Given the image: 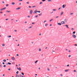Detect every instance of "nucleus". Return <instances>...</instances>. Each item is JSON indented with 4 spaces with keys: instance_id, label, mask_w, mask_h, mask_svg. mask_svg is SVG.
<instances>
[{
    "instance_id": "obj_59",
    "label": "nucleus",
    "mask_w": 77,
    "mask_h": 77,
    "mask_svg": "<svg viewBox=\"0 0 77 77\" xmlns=\"http://www.w3.org/2000/svg\"><path fill=\"white\" fill-rule=\"evenodd\" d=\"M19 77H21V76H20V75H19Z\"/></svg>"
},
{
    "instance_id": "obj_16",
    "label": "nucleus",
    "mask_w": 77,
    "mask_h": 77,
    "mask_svg": "<svg viewBox=\"0 0 77 77\" xmlns=\"http://www.w3.org/2000/svg\"><path fill=\"white\" fill-rule=\"evenodd\" d=\"M5 44H2V47H4L5 46Z\"/></svg>"
},
{
    "instance_id": "obj_28",
    "label": "nucleus",
    "mask_w": 77,
    "mask_h": 77,
    "mask_svg": "<svg viewBox=\"0 0 77 77\" xmlns=\"http://www.w3.org/2000/svg\"><path fill=\"white\" fill-rule=\"evenodd\" d=\"M75 32L74 31L73 32V34H75Z\"/></svg>"
},
{
    "instance_id": "obj_8",
    "label": "nucleus",
    "mask_w": 77,
    "mask_h": 77,
    "mask_svg": "<svg viewBox=\"0 0 77 77\" xmlns=\"http://www.w3.org/2000/svg\"><path fill=\"white\" fill-rule=\"evenodd\" d=\"M65 26L67 27V29H69V27H68V25H66Z\"/></svg>"
},
{
    "instance_id": "obj_11",
    "label": "nucleus",
    "mask_w": 77,
    "mask_h": 77,
    "mask_svg": "<svg viewBox=\"0 0 77 77\" xmlns=\"http://www.w3.org/2000/svg\"><path fill=\"white\" fill-rule=\"evenodd\" d=\"M57 24L58 25H59V26H61V23H58Z\"/></svg>"
},
{
    "instance_id": "obj_30",
    "label": "nucleus",
    "mask_w": 77,
    "mask_h": 77,
    "mask_svg": "<svg viewBox=\"0 0 77 77\" xmlns=\"http://www.w3.org/2000/svg\"><path fill=\"white\" fill-rule=\"evenodd\" d=\"M35 7H36V6L35 5L32 6V8H35Z\"/></svg>"
},
{
    "instance_id": "obj_35",
    "label": "nucleus",
    "mask_w": 77,
    "mask_h": 77,
    "mask_svg": "<svg viewBox=\"0 0 77 77\" xmlns=\"http://www.w3.org/2000/svg\"><path fill=\"white\" fill-rule=\"evenodd\" d=\"M19 70H20V71H21V68L19 67Z\"/></svg>"
},
{
    "instance_id": "obj_32",
    "label": "nucleus",
    "mask_w": 77,
    "mask_h": 77,
    "mask_svg": "<svg viewBox=\"0 0 77 77\" xmlns=\"http://www.w3.org/2000/svg\"><path fill=\"white\" fill-rule=\"evenodd\" d=\"M40 5L41 4H42V2H41L40 3Z\"/></svg>"
},
{
    "instance_id": "obj_17",
    "label": "nucleus",
    "mask_w": 77,
    "mask_h": 77,
    "mask_svg": "<svg viewBox=\"0 0 77 77\" xmlns=\"http://www.w3.org/2000/svg\"><path fill=\"white\" fill-rule=\"evenodd\" d=\"M3 62H6V60H4Z\"/></svg>"
},
{
    "instance_id": "obj_10",
    "label": "nucleus",
    "mask_w": 77,
    "mask_h": 77,
    "mask_svg": "<svg viewBox=\"0 0 77 77\" xmlns=\"http://www.w3.org/2000/svg\"><path fill=\"white\" fill-rule=\"evenodd\" d=\"M69 69H66V70H65V72H67L68 71H69Z\"/></svg>"
},
{
    "instance_id": "obj_25",
    "label": "nucleus",
    "mask_w": 77,
    "mask_h": 77,
    "mask_svg": "<svg viewBox=\"0 0 77 77\" xmlns=\"http://www.w3.org/2000/svg\"><path fill=\"white\" fill-rule=\"evenodd\" d=\"M16 77H18V75L16 74Z\"/></svg>"
},
{
    "instance_id": "obj_13",
    "label": "nucleus",
    "mask_w": 77,
    "mask_h": 77,
    "mask_svg": "<svg viewBox=\"0 0 77 77\" xmlns=\"http://www.w3.org/2000/svg\"><path fill=\"white\" fill-rule=\"evenodd\" d=\"M8 38H11V35H8L7 36Z\"/></svg>"
},
{
    "instance_id": "obj_12",
    "label": "nucleus",
    "mask_w": 77,
    "mask_h": 77,
    "mask_svg": "<svg viewBox=\"0 0 77 77\" xmlns=\"http://www.w3.org/2000/svg\"><path fill=\"white\" fill-rule=\"evenodd\" d=\"M64 21H65V22H67V19H65L64 20Z\"/></svg>"
},
{
    "instance_id": "obj_18",
    "label": "nucleus",
    "mask_w": 77,
    "mask_h": 77,
    "mask_svg": "<svg viewBox=\"0 0 77 77\" xmlns=\"http://www.w3.org/2000/svg\"><path fill=\"white\" fill-rule=\"evenodd\" d=\"M8 64L9 65H11V63H8Z\"/></svg>"
},
{
    "instance_id": "obj_33",
    "label": "nucleus",
    "mask_w": 77,
    "mask_h": 77,
    "mask_svg": "<svg viewBox=\"0 0 77 77\" xmlns=\"http://www.w3.org/2000/svg\"><path fill=\"white\" fill-rule=\"evenodd\" d=\"M47 70H48V71H50V69H49V68H47Z\"/></svg>"
},
{
    "instance_id": "obj_7",
    "label": "nucleus",
    "mask_w": 77,
    "mask_h": 77,
    "mask_svg": "<svg viewBox=\"0 0 77 77\" xmlns=\"http://www.w3.org/2000/svg\"><path fill=\"white\" fill-rule=\"evenodd\" d=\"M21 9V8L20 7H18L17 8H16L17 10H18L19 9Z\"/></svg>"
},
{
    "instance_id": "obj_55",
    "label": "nucleus",
    "mask_w": 77,
    "mask_h": 77,
    "mask_svg": "<svg viewBox=\"0 0 77 77\" xmlns=\"http://www.w3.org/2000/svg\"><path fill=\"white\" fill-rule=\"evenodd\" d=\"M19 5H21V3H20L19 4Z\"/></svg>"
},
{
    "instance_id": "obj_1",
    "label": "nucleus",
    "mask_w": 77,
    "mask_h": 77,
    "mask_svg": "<svg viewBox=\"0 0 77 77\" xmlns=\"http://www.w3.org/2000/svg\"><path fill=\"white\" fill-rule=\"evenodd\" d=\"M29 12L30 15L32 14V13H33V10H30Z\"/></svg>"
},
{
    "instance_id": "obj_24",
    "label": "nucleus",
    "mask_w": 77,
    "mask_h": 77,
    "mask_svg": "<svg viewBox=\"0 0 77 77\" xmlns=\"http://www.w3.org/2000/svg\"><path fill=\"white\" fill-rule=\"evenodd\" d=\"M71 57V55H69L68 56V57Z\"/></svg>"
},
{
    "instance_id": "obj_53",
    "label": "nucleus",
    "mask_w": 77,
    "mask_h": 77,
    "mask_svg": "<svg viewBox=\"0 0 77 77\" xmlns=\"http://www.w3.org/2000/svg\"><path fill=\"white\" fill-rule=\"evenodd\" d=\"M29 8H31V6H29Z\"/></svg>"
},
{
    "instance_id": "obj_47",
    "label": "nucleus",
    "mask_w": 77,
    "mask_h": 77,
    "mask_svg": "<svg viewBox=\"0 0 77 77\" xmlns=\"http://www.w3.org/2000/svg\"><path fill=\"white\" fill-rule=\"evenodd\" d=\"M3 67H6V65H4L3 66Z\"/></svg>"
},
{
    "instance_id": "obj_49",
    "label": "nucleus",
    "mask_w": 77,
    "mask_h": 77,
    "mask_svg": "<svg viewBox=\"0 0 77 77\" xmlns=\"http://www.w3.org/2000/svg\"><path fill=\"white\" fill-rule=\"evenodd\" d=\"M2 10H3V9H1L0 11H2Z\"/></svg>"
},
{
    "instance_id": "obj_3",
    "label": "nucleus",
    "mask_w": 77,
    "mask_h": 77,
    "mask_svg": "<svg viewBox=\"0 0 77 77\" xmlns=\"http://www.w3.org/2000/svg\"><path fill=\"white\" fill-rule=\"evenodd\" d=\"M11 59L12 60H15V58L14 57H11Z\"/></svg>"
},
{
    "instance_id": "obj_41",
    "label": "nucleus",
    "mask_w": 77,
    "mask_h": 77,
    "mask_svg": "<svg viewBox=\"0 0 77 77\" xmlns=\"http://www.w3.org/2000/svg\"><path fill=\"white\" fill-rule=\"evenodd\" d=\"M29 29H31V28H32V26H30L29 27Z\"/></svg>"
},
{
    "instance_id": "obj_29",
    "label": "nucleus",
    "mask_w": 77,
    "mask_h": 77,
    "mask_svg": "<svg viewBox=\"0 0 77 77\" xmlns=\"http://www.w3.org/2000/svg\"><path fill=\"white\" fill-rule=\"evenodd\" d=\"M53 19H52L51 20H49V21L51 22V21H53Z\"/></svg>"
},
{
    "instance_id": "obj_31",
    "label": "nucleus",
    "mask_w": 77,
    "mask_h": 77,
    "mask_svg": "<svg viewBox=\"0 0 77 77\" xmlns=\"http://www.w3.org/2000/svg\"><path fill=\"white\" fill-rule=\"evenodd\" d=\"M39 51H41V49H39Z\"/></svg>"
},
{
    "instance_id": "obj_44",
    "label": "nucleus",
    "mask_w": 77,
    "mask_h": 77,
    "mask_svg": "<svg viewBox=\"0 0 77 77\" xmlns=\"http://www.w3.org/2000/svg\"><path fill=\"white\" fill-rule=\"evenodd\" d=\"M72 14H73V13H70V15H72Z\"/></svg>"
},
{
    "instance_id": "obj_38",
    "label": "nucleus",
    "mask_w": 77,
    "mask_h": 77,
    "mask_svg": "<svg viewBox=\"0 0 77 77\" xmlns=\"http://www.w3.org/2000/svg\"><path fill=\"white\" fill-rule=\"evenodd\" d=\"M38 13H40V12H41V11H38Z\"/></svg>"
},
{
    "instance_id": "obj_5",
    "label": "nucleus",
    "mask_w": 77,
    "mask_h": 77,
    "mask_svg": "<svg viewBox=\"0 0 77 77\" xmlns=\"http://www.w3.org/2000/svg\"><path fill=\"white\" fill-rule=\"evenodd\" d=\"M65 6H66V5H63V8H65Z\"/></svg>"
},
{
    "instance_id": "obj_4",
    "label": "nucleus",
    "mask_w": 77,
    "mask_h": 77,
    "mask_svg": "<svg viewBox=\"0 0 77 77\" xmlns=\"http://www.w3.org/2000/svg\"><path fill=\"white\" fill-rule=\"evenodd\" d=\"M72 36L74 38H76V35H74V34H73L72 35Z\"/></svg>"
},
{
    "instance_id": "obj_37",
    "label": "nucleus",
    "mask_w": 77,
    "mask_h": 77,
    "mask_svg": "<svg viewBox=\"0 0 77 77\" xmlns=\"http://www.w3.org/2000/svg\"><path fill=\"white\" fill-rule=\"evenodd\" d=\"M37 17H38V15H36V16H35V17L36 18H37Z\"/></svg>"
},
{
    "instance_id": "obj_62",
    "label": "nucleus",
    "mask_w": 77,
    "mask_h": 77,
    "mask_svg": "<svg viewBox=\"0 0 77 77\" xmlns=\"http://www.w3.org/2000/svg\"><path fill=\"white\" fill-rule=\"evenodd\" d=\"M60 75H61V76H63V75H62V74H60Z\"/></svg>"
},
{
    "instance_id": "obj_9",
    "label": "nucleus",
    "mask_w": 77,
    "mask_h": 77,
    "mask_svg": "<svg viewBox=\"0 0 77 77\" xmlns=\"http://www.w3.org/2000/svg\"><path fill=\"white\" fill-rule=\"evenodd\" d=\"M15 2H13L12 3V5H15Z\"/></svg>"
},
{
    "instance_id": "obj_19",
    "label": "nucleus",
    "mask_w": 77,
    "mask_h": 77,
    "mask_svg": "<svg viewBox=\"0 0 77 77\" xmlns=\"http://www.w3.org/2000/svg\"><path fill=\"white\" fill-rule=\"evenodd\" d=\"M38 60H36V61L35 62V63H37V62H38Z\"/></svg>"
},
{
    "instance_id": "obj_51",
    "label": "nucleus",
    "mask_w": 77,
    "mask_h": 77,
    "mask_svg": "<svg viewBox=\"0 0 77 77\" xmlns=\"http://www.w3.org/2000/svg\"><path fill=\"white\" fill-rule=\"evenodd\" d=\"M56 18H59V16H56Z\"/></svg>"
},
{
    "instance_id": "obj_27",
    "label": "nucleus",
    "mask_w": 77,
    "mask_h": 77,
    "mask_svg": "<svg viewBox=\"0 0 77 77\" xmlns=\"http://www.w3.org/2000/svg\"><path fill=\"white\" fill-rule=\"evenodd\" d=\"M9 6V5L8 4H6V7H8Z\"/></svg>"
},
{
    "instance_id": "obj_26",
    "label": "nucleus",
    "mask_w": 77,
    "mask_h": 77,
    "mask_svg": "<svg viewBox=\"0 0 77 77\" xmlns=\"http://www.w3.org/2000/svg\"><path fill=\"white\" fill-rule=\"evenodd\" d=\"M48 2H51V0H48Z\"/></svg>"
},
{
    "instance_id": "obj_56",
    "label": "nucleus",
    "mask_w": 77,
    "mask_h": 77,
    "mask_svg": "<svg viewBox=\"0 0 77 77\" xmlns=\"http://www.w3.org/2000/svg\"><path fill=\"white\" fill-rule=\"evenodd\" d=\"M72 30H74V28H72Z\"/></svg>"
},
{
    "instance_id": "obj_22",
    "label": "nucleus",
    "mask_w": 77,
    "mask_h": 77,
    "mask_svg": "<svg viewBox=\"0 0 77 77\" xmlns=\"http://www.w3.org/2000/svg\"><path fill=\"white\" fill-rule=\"evenodd\" d=\"M48 25V24L46 23L45 25V26H47V25Z\"/></svg>"
},
{
    "instance_id": "obj_42",
    "label": "nucleus",
    "mask_w": 77,
    "mask_h": 77,
    "mask_svg": "<svg viewBox=\"0 0 77 77\" xmlns=\"http://www.w3.org/2000/svg\"><path fill=\"white\" fill-rule=\"evenodd\" d=\"M47 22V21H46V20H45L44 21V23H45V22Z\"/></svg>"
},
{
    "instance_id": "obj_39",
    "label": "nucleus",
    "mask_w": 77,
    "mask_h": 77,
    "mask_svg": "<svg viewBox=\"0 0 77 77\" xmlns=\"http://www.w3.org/2000/svg\"><path fill=\"white\" fill-rule=\"evenodd\" d=\"M7 12H10V11H7Z\"/></svg>"
},
{
    "instance_id": "obj_14",
    "label": "nucleus",
    "mask_w": 77,
    "mask_h": 77,
    "mask_svg": "<svg viewBox=\"0 0 77 77\" xmlns=\"http://www.w3.org/2000/svg\"><path fill=\"white\" fill-rule=\"evenodd\" d=\"M53 11H56V9H53Z\"/></svg>"
},
{
    "instance_id": "obj_21",
    "label": "nucleus",
    "mask_w": 77,
    "mask_h": 77,
    "mask_svg": "<svg viewBox=\"0 0 77 77\" xmlns=\"http://www.w3.org/2000/svg\"><path fill=\"white\" fill-rule=\"evenodd\" d=\"M18 72H19V71H17V72H16V74H18Z\"/></svg>"
},
{
    "instance_id": "obj_45",
    "label": "nucleus",
    "mask_w": 77,
    "mask_h": 77,
    "mask_svg": "<svg viewBox=\"0 0 77 77\" xmlns=\"http://www.w3.org/2000/svg\"><path fill=\"white\" fill-rule=\"evenodd\" d=\"M26 3H27V4H29V2H26Z\"/></svg>"
},
{
    "instance_id": "obj_61",
    "label": "nucleus",
    "mask_w": 77,
    "mask_h": 77,
    "mask_svg": "<svg viewBox=\"0 0 77 77\" xmlns=\"http://www.w3.org/2000/svg\"><path fill=\"white\" fill-rule=\"evenodd\" d=\"M75 46H77V44H75Z\"/></svg>"
},
{
    "instance_id": "obj_57",
    "label": "nucleus",
    "mask_w": 77,
    "mask_h": 77,
    "mask_svg": "<svg viewBox=\"0 0 77 77\" xmlns=\"http://www.w3.org/2000/svg\"><path fill=\"white\" fill-rule=\"evenodd\" d=\"M8 70H9V71H10V70H11V69H8Z\"/></svg>"
},
{
    "instance_id": "obj_34",
    "label": "nucleus",
    "mask_w": 77,
    "mask_h": 77,
    "mask_svg": "<svg viewBox=\"0 0 77 77\" xmlns=\"http://www.w3.org/2000/svg\"><path fill=\"white\" fill-rule=\"evenodd\" d=\"M21 74L22 75H24V73H23V72H21Z\"/></svg>"
},
{
    "instance_id": "obj_52",
    "label": "nucleus",
    "mask_w": 77,
    "mask_h": 77,
    "mask_svg": "<svg viewBox=\"0 0 77 77\" xmlns=\"http://www.w3.org/2000/svg\"><path fill=\"white\" fill-rule=\"evenodd\" d=\"M2 64H3V65H5V63L3 62V63H2Z\"/></svg>"
},
{
    "instance_id": "obj_54",
    "label": "nucleus",
    "mask_w": 77,
    "mask_h": 77,
    "mask_svg": "<svg viewBox=\"0 0 77 77\" xmlns=\"http://www.w3.org/2000/svg\"><path fill=\"white\" fill-rule=\"evenodd\" d=\"M61 9V8H60L58 10H60V9Z\"/></svg>"
},
{
    "instance_id": "obj_58",
    "label": "nucleus",
    "mask_w": 77,
    "mask_h": 77,
    "mask_svg": "<svg viewBox=\"0 0 77 77\" xmlns=\"http://www.w3.org/2000/svg\"><path fill=\"white\" fill-rule=\"evenodd\" d=\"M22 77H25L24 76H22Z\"/></svg>"
},
{
    "instance_id": "obj_50",
    "label": "nucleus",
    "mask_w": 77,
    "mask_h": 77,
    "mask_svg": "<svg viewBox=\"0 0 77 77\" xmlns=\"http://www.w3.org/2000/svg\"><path fill=\"white\" fill-rule=\"evenodd\" d=\"M45 0H42V2H45Z\"/></svg>"
},
{
    "instance_id": "obj_23",
    "label": "nucleus",
    "mask_w": 77,
    "mask_h": 77,
    "mask_svg": "<svg viewBox=\"0 0 77 77\" xmlns=\"http://www.w3.org/2000/svg\"><path fill=\"white\" fill-rule=\"evenodd\" d=\"M38 15H39V16H41V15H42V14L41 13L40 14H38Z\"/></svg>"
},
{
    "instance_id": "obj_15",
    "label": "nucleus",
    "mask_w": 77,
    "mask_h": 77,
    "mask_svg": "<svg viewBox=\"0 0 77 77\" xmlns=\"http://www.w3.org/2000/svg\"><path fill=\"white\" fill-rule=\"evenodd\" d=\"M6 9V7H5L4 8H3L2 9H3V10H5V9Z\"/></svg>"
},
{
    "instance_id": "obj_40",
    "label": "nucleus",
    "mask_w": 77,
    "mask_h": 77,
    "mask_svg": "<svg viewBox=\"0 0 77 77\" xmlns=\"http://www.w3.org/2000/svg\"><path fill=\"white\" fill-rule=\"evenodd\" d=\"M27 17H28V18H30V16H27Z\"/></svg>"
},
{
    "instance_id": "obj_36",
    "label": "nucleus",
    "mask_w": 77,
    "mask_h": 77,
    "mask_svg": "<svg viewBox=\"0 0 77 77\" xmlns=\"http://www.w3.org/2000/svg\"><path fill=\"white\" fill-rule=\"evenodd\" d=\"M16 56H19V54H17Z\"/></svg>"
},
{
    "instance_id": "obj_43",
    "label": "nucleus",
    "mask_w": 77,
    "mask_h": 77,
    "mask_svg": "<svg viewBox=\"0 0 77 77\" xmlns=\"http://www.w3.org/2000/svg\"><path fill=\"white\" fill-rule=\"evenodd\" d=\"M2 3H3V4H4V3H5V2H4V1H3V2H2Z\"/></svg>"
},
{
    "instance_id": "obj_64",
    "label": "nucleus",
    "mask_w": 77,
    "mask_h": 77,
    "mask_svg": "<svg viewBox=\"0 0 77 77\" xmlns=\"http://www.w3.org/2000/svg\"><path fill=\"white\" fill-rule=\"evenodd\" d=\"M5 74L3 75V76H5Z\"/></svg>"
},
{
    "instance_id": "obj_2",
    "label": "nucleus",
    "mask_w": 77,
    "mask_h": 77,
    "mask_svg": "<svg viewBox=\"0 0 77 77\" xmlns=\"http://www.w3.org/2000/svg\"><path fill=\"white\" fill-rule=\"evenodd\" d=\"M37 12H38V11L37 10H35L34 12L33 13V14H36V13H37Z\"/></svg>"
},
{
    "instance_id": "obj_20",
    "label": "nucleus",
    "mask_w": 77,
    "mask_h": 77,
    "mask_svg": "<svg viewBox=\"0 0 77 77\" xmlns=\"http://www.w3.org/2000/svg\"><path fill=\"white\" fill-rule=\"evenodd\" d=\"M63 14V12H62L61 14V15H62Z\"/></svg>"
},
{
    "instance_id": "obj_6",
    "label": "nucleus",
    "mask_w": 77,
    "mask_h": 77,
    "mask_svg": "<svg viewBox=\"0 0 77 77\" xmlns=\"http://www.w3.org/2000/svg\"><path fill=\"white\" fill-rule=\"evenodd\" d=\"M61 23L63 24H65V22L63 21H62L61 22Z\"/></svg>"
},
{
    "instance_id": "obj_60",
    "label": "nucleus",
    "mask_w": 77,
    "mask_h": 77,
    "mask_svg": "<svg viewBox=\"0 0 77 77\" xmlns=\"http://www.w3.org/2000/svg\"><path fill=\"white\" fill-rule=\"evenodd\" d=\"M74 72H76V70H74Z\"/></svg>"
},
{
    "instance_id": "obj_63",
    "label": "nucleus",
    "mask_w": 77,
    "mask_h": 77,
    "mask_svg": "<svg viewBox=\"0 0 77 77\" xmlns=\"http://www.w3.org/2000/svg\"><path fill=\"white\" fill-rule=\"evenodd\" d=\"M25 24H26V23H27V22H25Z\"/></svg>"
},
{
    "instance_id": "obj_46",
    "label": "nucleus",
    "mask_w": 77,
    "mask_h": 77,
    "mask_svg": "<svg viewBox=\"0 0 77 77\" xmlns=\"http://www.w3.org/2000/svg\"><path fill=\"white\" fill-rule=\"evenodd\" d=\"M32 24H35V23H32Z\"/></svg>"
},
{
    "instance_id": "obj_48",
    "label": "nucleus",
    "mask_w": 77,
    "mask_h": 77,
    "mask_svg": "<svg viewBox=\"0 0 77 77\" xmlns=\"http://www.w3.org/2000/svg\"><path fill=\"white\" fill-rule=\"evenodd\" d=\"M14 31L15 32H17V30H14Z\"/></svg>"
}]
</instances>
